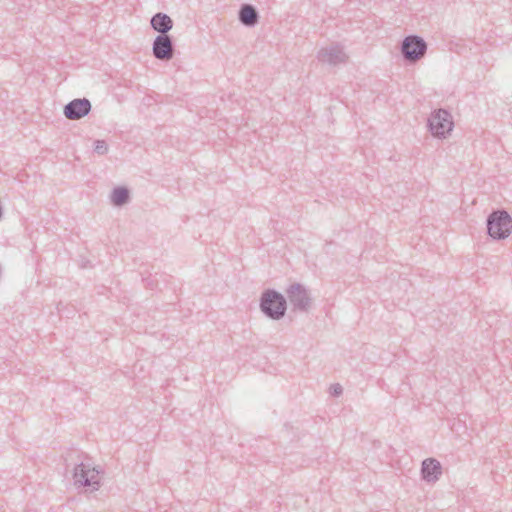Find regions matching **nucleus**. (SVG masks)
Segmentation results:
<instances>
[{"label": "nucleus", "mask_w": 512, "mask_h": 512, "mask_svg": "<svg viewBox=\"0 0 512 512\" xmlns=\"http://www.w3.org/2000/svg\"><path fill=\"white\" fill-rule=\"evenodd\" d=\"M260 310L271 320L282 319L287 311V300L278 291L274 289H266L260 297Z\"/></svg>", "instance_id": "f257e3e1"}, {"label": "nucleus", "mask_w": 512, "mask_h": 512, "mask_svg": "<svg viewBox=\"0 0 512 512\" xmlns=\"http://www.w3.org/2000/svg\"><path fill=\"white\" fill-rule=\"evenodd\" d=\"M487 233L494 240L506 239L512 232V218L505 210H495L487 217Z\"/></svg>", "instance_id": "f03ea898"}, {"label": "nucleus", "mask_w": 512, "mask_h": 512, "mask_svg": "<svg viewBox=\"0 0 512 512\" xmlns=\"http://www.w3.org/2000/svg\"><path fill=\"white\" fill-rule=\"evenodd\" d=\"M99 470L90 463L76 464L73 470V480L76 487H89L91 492L100 488Z\"/></svg>", "instance_id": "7ed1b4c3"}, {"label": "nucleus", "mask_w": 512, "mask_h": 512, "mask_svg": "<svg viewBox=\"0 0 512 512\" xmlns=\"http://www.w3.org/2000/svg\"><path fill=\"white\" fill-rule=\"evenodd\" d=\"M427 125L434 137L446 138L452 131L454 123L450 112L440 108L430 114Z\"/></svg>", "instance_id": "20e7f679"}, {"label": "nucleus", "mask_w": 512, "mask_h": 512, "mask_svg": "<svg viewBox=\"0 0 512 512\" xmlns=\"http://www.w3.org/2000/svg\"><path fill=\"white\" fill-rule=\"evenodd\" d=\"M427 52V43L418 35L406 36L401 43V54L408 63H416Z\"/></svg>", "instance_id": "39448f33"}, {"label": "nucleus", "mask_w": 512, "mask_h": 512, "mask_svg": "<svg viewBox=\"0 0 512 512\" xmlns=\"http://www.w3.org/2000/svg\"><path fill=\"white\" fill-rule=\"evenodd\" d=\"M286 295L294 311L308 312L312 307V297L309 290L300 283H292L286 289Z\"/></svg>", "instance_id": "423d86ee"}, {"label": "nucleus", "mask_w": 512, "mask_h": 512, "mask_svg": "<svg viewBox=\"0 0 512 512\" xmlns=\"http://www.w3.org/2000/svg\"><path fill=\"white\" fill-rule=\"evenodd\" d=\"M175 47L170 35H158L152 44L153 56L160 61H169L174 57Z\"/></svg>", "instance_id": "0eeeda50"}, {"label": "nucleus", "mask_w": 512, "mask_h": 512, "mask_svg": "<svg viewBox=\"0 0 512 512\" xmlns=\"http://www.w3.org/2000/svg\"><path fill=\"white\" fill-rule=\"evenodd\" d=\"M91 102L87 98H76L64 106V115L69 120H78L89 114Z\"/></svg>", "instance_id": "6e6552de"}, {"label": "nucleus", "mask_w": 512, "mask_h": 512, "mask_svg": "<svg viewBox=\"0 0 512 512\" xmlns=\"http://www.w3.org/2000/svg\"><path fill=\"white\" fill-rule=\"evenodd\" d=\"M317 58L320 62L327 63L330 65H337L345 63L347 61V55L343 48L338 45H331L319 50Z\"/></svg>", "instance_id": "1a4fd4ad"}, {"label": "nucleus", "mask_w": 512, "mask_h": 512, "mask_svg": "<svg viewBox=\"0 0 512 512\" xmlns=\"http://www.w3.org/2000/svg\"><path fill=\"white\" fill-rule=\"evenodd\" d=\"M442 475L441 463L435 458H427L421 465V477L428 483H435Z\"/></svg>", "instance_id": "9d476101"}, {"label": "nucleus", "mask_w": 512, "mask_h": 512, "mask_svg": "<svg viewBox=\"0 0 512 512\" xmlns=\"http://www.w3.org/2000/svg\"><path fill=\"white\" fill-rule=\"evenodd\" d=\"M150 24L159 35H168L173 27V20L166 13L158 12L152 16Z\"/></svg>", "instance_id": "9b49d317"}, {"label": "nucleus", "mask_w": 512, "mask_h": 512, "mask_svg": "<svg viewBox=\"0 0 512 512\" xmlns=\"http://www.w3.org/2000/svg\"><path fill=\"white\" fill-rule=\"evenodd\" d=\"M239 21L246 27H254L258 24L259 13L251 4H242L239 13Z\"/></svg>", "instance_id": "f8f14e48"}, {"label": "nucleus", "mask_w": 512, "mask_h": 512, "mask_svg": "<svg viewBox=\"0 0 512 512\" xmlns=\"http://www.w3.org/2000/svg\"><path fill=\"white\" fill-rule=\"evenodd\" d=\"M130 200V192L126 187L119 186L113 189L111 193V202L114 206H123Z\"/></svg>", "instance_id": "ddd939ff"}, {"label": "nucleus", "mask_w": 512, "mask_h": 512, "mask_svg": "<svg viewBox=\"0 0 512 512\" xmlns=\"http://www.w3.org/2000/svg\"><path fill=\"white\" fill-rule=\"evenodd\" d=\"M94 152L98 155H105L108 152V145L105 140H96L94 142Z\"/></svg>", "instance_id": "4468645a"}, {"label": "nucleus", "mask_w": 512, "mask_h": 512, "mask_svg": "<svg viewBox=\"0 0 512 512\" xmlns=\"http://www.w3.org/2000/svg\"><path fill=\"white\" fill-rule=\"evenodd\" d=\"M343 393V388L340 384H333L330 387V394L338 397Z\"/></svg>", "instance_id": "2eb2a0df"}]
</instances>
